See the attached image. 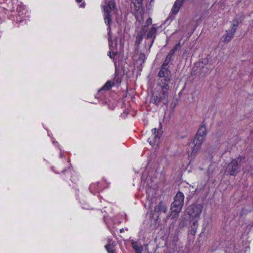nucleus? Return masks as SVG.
Listing matches in <instances>:
<instances>
[{
  "label": "nucleus",
  "instance_id": "obj_20",
  "mask_svg": "<svg viewBox=\"0 0 253 253\" xmlns=\"http://www.w3.org/2000/svg\"><path fill=\"white\" fill-rule=\"evenodd\" d=\"M143 39V37L137 35L136 37L135 43L139 45Z\"/></svg>",
  "mask_w": 253,
  "mask_h": 253
},
{
  "label": "nucleus",
  "instance_id": "obj_26",
  "mask_svg": "<svg viewBox=\"0 0 253 253\" xmlns=\"http://www.w3.org/2000/svg\"><path fill=\"white\" fill-rule=\"evenodd\" d=\"M192 227H196V228H197V227H198L197 220L194 221L193 222V225L192 226Z\"/></svg>",
  "mask_w": 253,
  "mask_h": 253
},
{
  "label": "nucleus",
  "instance_id": "obj_8",
  "mask_svg": "<svg viewBox=\"0 0 253 253\" xmlns=\"http://www.w3.org/2000/svg\"><path fill=\"white\" fill-rule=\"evenodd\" d=\"M203 208L202 204L194 203L187 208L186 211L190 218H199Z\"/></svg>",
  "mask_w": 253,
  "mask_h": 253
},
{
  "label": "nucleus",
  "instance_id": "obj_17",
  "mask_svg": "<svg viewBox=\"0 0 253 253\" xmlns=\"http://www.w3.org/2000/svg\"><path fill=\"white\" fill-rule=\"evenodd\" d=\"M106 6V5H105ZM108 9L110 10L111 12L112 10H114L116 8V3L114 0H111L108 2L107 5Z\"/></svg>",
  "mask_w": 253,
  "mask_h": 253
},
{
  "label": "nucleus",
  "instance_id": "obj_22",
  "mask_svg": "<svg viewBox=\"0 0 253 253\" xmlns=\"http://www.w3.org/2000/svg\"><path fill=\"white\" fill-rule=\"evenodd\" d=\"M197 229V228H196V227H192L191 229L190 230V233L193 235H195V234L196 233Z\"/></svg>",
  "mask_w": 253,
  "mask_h": 253
},
{
  "label": "nucleus",
  "instance_id": "obj_7",
  "mask_svg": "<svg viewBox=\"0 0 253 253\" xmlns=\"http://www.w3.org/2000/svg\"><path fill=\"white\" fill-rule=\"evenodd\" d=\"M162 128V123L160 122L159 128H155L152 130V138H149L148 139V141L153 147L156 146V148L159 145L160 140V137L162 136V134L163 133Z\"/></svg>",
  "mask_w": 253,
  "mask_h": 253
},
{
  "label": "nucleus",
  "instance_id": "obj_27",
  "mask_svg": "<svg viewBox=\"0 0 253 253\" xmlns=\"http://www.w3.org/2000/svg\"><path fill=\"white\" fill-rule=\"evenodd\" d=\"M147 26L148 25L152 24V19L151 18H149L147 20Z\"/></svg>",
  "mask_w": 253,
  "mask_h": 253
},
{
  "label": "nucleus",
  "instance_id": "obj_25",
  "mask_svg": "<svg viewBox=\"0 0 253 253\" xmlns=\"http://www.w3.org/2000/svg\"><path fill=\"white\" fill-rule=\"evenodd\" d=\"M175 51H173V50L172 49L168 53V54L167 55L168 56H170V57H172V55L174 53Z\"/></svg>",
  "mask_w": 253,
  "mask_h": 253
},
{
  "label": "nucleus",
  "instance_id": "obj_3",
  "mask_svg": "<svg viewBox=\"0 0 253 253\" xmlns=\"http://www.w3.org/2000/svg\"><path fill=\"white\" fill-rule=\"evenodd\" d=\"M245 160V157L239 155L236 159H231L229 163L226 164L225 173L230 176H235L240 172L241 165Z\"/></svg>",
  "mask_w": 253,
  "mask_h": 253
},
{
  "label": "nucleus",
  "instance_id": "obj_18",
  "mask_svg": "<svg viewBox=\"0 0 253 253\" xmlns=\"http://www.w3.org/2000/svg\"><path fill=\"white\" fill-rule=\"evenodd\" d=\"M171 59H172L171 57H170V56L167 55L165 61H164L163 63L162 64V65L161 66L169 68V64L170 62V61L171 60Z\"/></svg>",
  "mask_w": 253,
  "mask_h": 253
},
{
  "label": "nucleus",
  "instance_id": "obj_6",
  "mask_svg": "<svg viewBox=\"0 0 253 253\" xmlns=\"http://www.w3.org/2000/svg\"><path fill=\"white\" fill-rule=\"evenodd\" d=\"M169 68L161 66L157 76L158 85H169L171 80V73Z\"/></svg>",
  "mask_w": 253,
  "mask_h": 253
},
{
  "label": "nucleus",
  "instance_id": "obj_1",
  "mask_svg": "<svg viewBox=\"0 0 253 253\" xmlns=\"http://www.w3.org/2000/svg\"><path fill=\"white\" fill-rule=\"evenodd\" d=\"M207 134L206 124L203 122L198 129L196 135L193 140V143L189 144L188 147L187 153L188 156L195 155L201 148V145L204 142Z\"/></svg>",
  "mask_w": 253,
  "mask_h": 253
},
{
  "label": "nucleus",
  "instance_id": "obj_21",
  "mask_svg": "<svg viewBox=\"0 0 253 253\" xmlns=\"http://www.w3.org/2000/svg\"><path fill=\"white\" fill-rule=\"evenodd\" d=\"M107 30L108 31V40H110L111 41V39H112V33H111V27H108Z\"/></svg>",
  "mask_w": 253,
  "mask_h": 253
},
{
  "label": "nucleus",
  "instance_id": "obj_9",
  "mask_svg": "<svg viewBox=\"0 0 253 253\" xmlns=\"http://www.w3.org/2000/svg\"><path fill=\"white\" fill-rule=\"evenodd\" d=\"M156 33H157V28L155 27L154 26H153L149 30L148 32L147 35H146V40H148L149 39H152L151 41H148V43L149 44V47L150 49L156 38Z\"/></svg>",
  "mask_w": 253,
  "mask_h": 253
},
{
  "label": "nucleus",
  "instance_id": "obj_14",
  "mask_svg": "<svg viewBox=\"0 0 253 253\" xmlns=\"http://www.w3.org/2000/svg\"><path fill=\"white\" fill-rule=\"evenodd\" d=\"M182 4V3L176 0L171 9L172 13L174 14H177Z\"/></svg>",
  "mask_w": 253,
  "mask_h": 253
},
{
  "label": "nucleus",
  "instance_id": "obj_30",
  "mask_svg": "<svg viewBox=\"0 0 253 253\" xmlns=\"http://www.w3.org/2000/svg\"><path fill=\"white\" fill-rule=\"evenodd\" d=\"M113 56H115L117 55V52H113Z\"/></svg>",
  "mask_w": 253,
  "mask_h": 253
},
{
  "label": "nucleus",
  "instance_id": "obj_4",
  "mask_svg": "<svg viewBox=\"0 0 253 253\" xmlns=\"http://www.w3.org/2000/svg\"><path fill=\"white\" fill-rule=\"evenodd\" d=\"M244 19L245 15L242 13L236 15L232 20V27L230 29L226 30V34L222 37V42L227 43L233 38L239 24L244 21Z\"/></svg>",
  "mask_w": 253,
  "mask_h": 253
},
{
  "label": "nucleus",
  "instance_id": "obj_11",
  "mask_svg": "<svg viewBox=\"0 0 253 253\" xmlns=\"http://www.w3.org/2000/svg\"><path fill=\"white\" fill-rule=\"evenodd\" d=\"M116 245L115 241H112V239L108 240V243L105 246L106 250L108 253H114L115 247Z\"/></svg>",
  "mask_w": 253,
  "mask_h": 253
},
{
  "label": "nucleus",
  "instance_id": "obj_24",
  "mask_svg": "<svg viewBox=\"0 0 253 253\" xmlns=\"http://www.w3.org/2000/svg\"><path fill=\"white\" fill-rule=\"evenodd\" d=\"M108 42H109V45L110 48L111 49V48L113 47V42L112 39H111V41L110 40H108Z\"/></svg>",
  "mask_w": 253,
  "mask_h": 253
},
{
  "label": "nucleus",
  "instance_id": "obj_5",
  "mask_svg": "<svg viewBox=\"0 0 253 253\" xmlns=\"http://www.w3.org/2000/svg\"><path fill=\"white\" fill-rule=\"evenodd\" d=\"M184 196L182 192L179 191L174 197V201L171 206V215L174 218L181 211L184 204Z\"/></svg>",
  "mask_w": 253,
  "mask_h": 253
},
{
  "label": "nucleus",
  "instance_id": "obj_33",
  "mask_svg": "<svg viewBox=\"0 0 253 253\" xmlns=\"http://www.w3.org/2000/svg\"><path fill=\"white\" fill-rule=\"evenodd\" d=\"M240 2H241V1H238V3H239Z\"/></svg>",
  "mask_w": 253,
  "mask_h": 253
},
{
  "label": "nucleus",
  "instance_id": "obj_13",
  "mask_svg": "<svg viewBox=\"0 0 253 253\" xmlns=\"http://www.w3.org/2000/svg\"><path fill=\"white\" fill-rule=\"evenodd\" d=\"M166 211H167V208L162 202H160L154 208V211L155 212H166Z\"/></svg>",
  "mask_w": 253,
  "mask_h": 253
},
{
  "label": "nucleus",
  "instance_id": "obj_15",
  "mask_svg": "<svg viewBox=\"0 0 253 253\" xmlns=\"http://www.w3.org/2000/svg\"><path fill=\"white\" fill-rule=\"evenodd\" d=\"M115 85L114 82L107 81L106 84L99 90V91L103 90H109Z\"/></svg>",
  "mask_w": 253,
  "mask_h": 253
},
{
  "label": "nucleus",
  "instance_id": "obj_23",
  "mask_svg": "<svg viewBox=\"0 0 253 253\" xmlns=\"http://www.w3.org/2000/svg\"><path fill=\"white\" fill-rule=\"evenodd\" d=\"M180 43L179 42L178 43L175 44V45L172 48V49L173 50V51H174L175 52L178 49V48L180 47Z\"/></svg>",
  "mask_w": 253,
  "mask_h": 253
},
{
  "label": "nucleus",
  "instance_id": "obj_29",
  "mask_svg": "<svg viewBox=\"0 0 253 253\" xmlns=\"http://www.w3.org/2000/svg\"><path fill=\"white\" fill-rule=\"evenodd\" d=\"M109 56L111 58H113V56L111 55V51H109Z\"/></svg>",
  "mask_w": 253,
  "mask_h": 253
},
{
  "label": "nucleus",
  "instance_id": "obj_12",
  "mask_svg": "<svg viewBox=\"0 0 253 253\" xmlns=\"http://www.w3.org/2000/svg\"><path fill=\"white\" fill-rule=\"evenodd\" d=\"M136 12L141 13L142 11V0H131Z\"/></svg>",
  "mask_w": 253,
  "mask_h": 253
},
{
  "label": "nucleus",
  "instance_id": "obj_10",
  "mask_svg": "<svg viewBox=\"0 0 253 253\" xmlns=\"http://www.w3.org/2000/svg\"><path fill=\"white\" fill-rule=\"evenodd\" d=\"M102 7L104 13V22L106 24L107 27H111V24L112 23L111 11L108 9V6L103 5Z\"/></svg>",
  "mask_w": 253,
  "mask_h": 253
},
{
  "label": "nucleus",
  "instance_id": "obj_34",
  "mask_svg": "<svg viewBox=\"0 0 253 253\" xmlns=\"http://www.w3.org/2000/svg\"><path fill=\"white\" fill-rule=\"evenodd\" d=\"M154 0H151V1H153Z\"/></svg>",
  "mask_w": 253,
  "mask_h": 253
},
{
  "label": "nucleus",
  "instance_id": "obj_16",
  "mask_svg": "<svg viewBox=\"0 0 253 253\" xmlns=\"http://www.w3.org/2000/svg\"><path fill=\"white\" fill-rule=\"evenodd\" d=\"M131 244L133 248L137 253H142L143 248L141 246H139L137 242L132 241Z\"/></svg>",
  "mask_w": 253,
  "mask_h": 253
},
{
  "label": "nucleus",
  "instance_id": "obj_32",
  "mask_svg": "<svg viewBox=\"0 0 253 253\" xmlns=\"http://www.w3.org/2000/svg\"><path fill=\"white\" fill-rule=\"evenodd\" d=\"M120 232H121V233L123 232H124V229H123V228L121 229H120Z\"/></svg>",
  "mask_w": 253,
  "mask_h": 253
},
{
  "label": "nucleus",
  "instance_id": "obj_31",
  "mask_svg": "<svg viewBox=\"0 0 253 253\" xmlns=\"http://www.w3.org/2000/svg\"><path fill=\"white\" fill-rule=\"evenodd\" d=\"M77 2H78V3H80L82 0H76Z\"/></svg>",
  "mask_w": 253,
  "mask_h": 253
},
{
  "label": "nucleus",
  "instance_id": "obj_28",
  "mask_svg": "<svg viewBox=\"0 0 253 253\" xmlns=\"http://www.w3.org/2000/svg\"><path fill=\"white\" fill-rule=\"evenodd\" d=\"M116 79L117 82H118V83H120L121 82V80H120V79H119V78L118 77L117 78L116 77L115 78V79Z\"/></svg>",
  "mask_w": 253,
  "mask_h": 253
},
{
  "label": "nucleus",
  "instance_id": "obj_2",
  "mask_svg": "<svg viewBox=\"0 0 253 253\" xmlns=\"http://www.w3.org/2000/svg\"><path fill=\"white\" fill-rule=\"evenodd\" d=\"M169 90V85H158V88L152 94L154 104L157 106H168Z\"/></svg>",
  "mask_w": 253,
  "mask_h": 253
},
{
  "label": "nucleus",
  "instance_id": "obj_19",
  "mask_svg": "<svg viewBox=\"0 0 253 253\" xmlns=\"http://www.w3.org/2000/svg\"><path fill=\"white\" fill-rule=\"evenodd\" d=\"M148 31V27L147 25L144 26L140 31V32L138 33L137 35L142 36L144 37V36L145 35L146 33Z\"/></svg>",
  "mask_w": 253,
  "mask_h": 253
}]
</instances>
